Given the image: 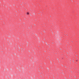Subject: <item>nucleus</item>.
Here are the masks:
<instances>
[{"instance_id": "f257e3e1", "label": "nucleus", "mask_w": 79, "mask_h": 79, "mask_svg": "<svg viewBox=\"0 0 79 79\" xmlns=\"http://www.w3.org/2000/svg\"><path fill=\"white\" fill-rule=\"evenodd\" d=\"M27 15H29V12H27Z\"/></svg>"}]
</instances>
